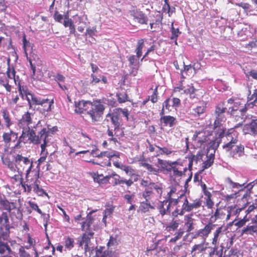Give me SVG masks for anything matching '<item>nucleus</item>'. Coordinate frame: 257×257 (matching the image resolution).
Segmentation results:
<instances>
[{
  "mask_svg": "<svg viewBox=\"0 0 257 257\" xmlns=\"http://www.w3.org/2000/svg\"><path fill=\"white\" fill-rule=\"evenodd\" d=\"M3 118L4 121L5 125L6 128L9 130L8 132H4L2 135L3 141L6 144H10L12 141V138H15L13 142L18 140L16 143L13 147L15 149H19L22 147V144H33L34 145H38L43 142V139L45 140L46 135L45 130H41L36 134V132L30 129V127L23 128L21 135L18 137V133L10 129L11 126L13 124L12 120L9 111L7 108L2 110Z\"/></svg>",
  "mask_w": 257,
  "mask_h": 257,
  "instance_id": "f257e3e1",
  "label": "nucleus"
},
{
  "mask_svg": "<svg viewBox=\"0 0 257 257\" xmlns=\"http://www.w3.org/2000/svg\"><path fill=\"white\" fill-rule=\"evenodd\" d=\"M140 185L144 188L142 195L145 201L141 203L140 209L142 212L146 213L150 209H155L157 201L162 195L163 186L161 183L151 182L148 177L141 179Z\"/></svg>",
  "mask_w": 257,
  "mask_h": 257,
  "instance_id": "f03ea898",
  "label": "nucleus"
},
{
  "mask_svg": "<svg viewBox=\"0 0 257 257\" xmlns=\"http://www.w3.org/2000/svg\"><path fill=\"white\" fill-rule=\"evenodd\" d=\"M3 164L13 173L16 172H26V178H29L32 174V170L33 167V162L29 157L23 156L22 154H17L13 156L12 159L9 155H3L1 156Z\"/></svg>",
  "mask_w": 257,
  "mask_h": 257,
  "instance_id": "7ed1b4c3",
  "label": "nucleus"
},
{
  "mask_svg": "<svg viewBox=\"0 0 257 257\" xmlns=\"http://www.w3.org/2000/svg\"><path fill=\"white\" fill-rule=\"evenodd\" d=\"M104 109L105 106L101 99L95 100L93 102L81 100L75 102V111L82 113L86 111L94 122L99 120Z\"/></svg>",
  "mask_w": 257,
  "mask_h": 257,
  "instance_id": "20e7f679",
  "label": "nucleus"
},
{
  "mask_svg": "<svg viewBox=\"0 0 257 257\" xmlns=\"http://www.w3.org/2000/svg\"><path fill=\"white\" fill-rule=\"evenodd\" d=\"M180 203L181 204V207L179 208L178 205L175 209V213L180 214V215L183 216L185 212H190L194 210L197 209L202 206V201L199 198H197L190 202L188 197L184 194L180 195Z\"/></svg>",
  "mask_w": 257,
  "mask_h": 257,
  "instance_id": "39448f33",
  "label": "nucleus"
},
{
  "mask_svg": "<svg viewBox=\"0 0 257 257\" xmlns=\"http://www.w3.org/2000/svg\"><path fill=\"white\" fill-rule=\"evenodd\" d=\"M0 205L3 209L9 212L11 220L15 217L18 221H21L23 218V214L21 207L18 206L16 202H10L6 197L0 196Z\"/></svg>",
  "mask_w": 257,
  "mask_h": 257,
  "instance_id": "423d86ee",
  "label": "nucleus"
},
{
  "mask_svg": "<svg viewBox=\"0 0 257 257\" xmlns=\"http://www.w3.org/2000/svg\"><path fill=\"white\" fill-rule=\"evenodd\" d=\"M11 221V224L7 212H3L0 215V240H7L10 236V229L15 228L19 222L15 217Z\"/></svg>",
  "mask_w": 257,
  "mask_h": 257,
  "instance_id": "0eeeda50",
  "label": "nucleus"
},
{
  "mask_svg": "<svg viewBox=\"0 0 257 257\" xmlns=\"http://www.w3.org/2000/svg\"><path fill=\"white\" fill-rule=\"evenodd\" d=\"M25 95L28 102L29 108H32L33 105H41L43 107V109L46 111L51 110V106L54 103V99L49 100L48 98H42L37 97L34 94L26 92Z\"/></svg>",
  "mask_w": 257,
  "mask_h": 257,
  "instance_id": "6e6552de",
  "label": "nucleus"
},
{
  "mask_svg": "<svg viewBox=\"0 0 257 257\" xmlns=\"http://www.w3.org/2000/svg\"><path fill=\"white\" fill-rule=\"evenodd\" d=\"M121 114L126 118V120H128L129 112L126 108H116L111 112L108 113L106 116V117H109L110 119L111 123L114 126V131L118 129L121 125Z\"/></svg>",
  "mask_w": 257,
  "mask_h": 257,
  "instance_id": "1a4fd4ad",
  "label": "nucleus"
},
{
  "mask_svg": "<svg viewBox=\"0 0 257 257\" xmlns=\"http://www.w3.org/2000/svg\"><path fill=\"white\" fill-rule=\"evenodd\" d=\"M120 153L115 151L101 152L96 156L98 158L97 162L94 163L102 167H109L111 166V160L113 158L118 159Z\"/></svg>",
  "mask_w": 257,
  "mask_h": 257,
  "instance_id": "9d476101",
  "label": "nucleus"
},
{
  "mask_svg": "<svg viewBox=\"0 0 257 257\" xmlns=\"http://www.w3.org/2000/svg\"><path fill=\"white\" fill-rule=\"evenodd\" d=\"M170 166L168 174L175 178L182 177L187 170V166L178 161H172Z\"/></svg>",
  "mask_w": 257,
  "mask_h": 257,
  "instance_id": "9b49d317",
  "label": "nucleus"
},
{
  "mask_svg": "<svg viewBox=\"0 0 257 257\" xmlns=\"http://www.w3.org/2000/svg\"><path fill=\"white\" fill-rule=\"evenodd\" d=\"M10 60L9 59L7 61L8 67L6 71V75L8 78L10 79H13L16 84V85H18V91L20 93V95L22 96V98L24 97V94L23 91L24 90L23 87L21 85V82L19 80V76L16 75V71L14 67L12 66H10Z\"/></svg>",
  "mask_w": 257,
  "mask_h": 257,
  "instance_id": "f8f14e48",
  "label": "nucleus"
},
{
  "mask_svg": "<svg viewBox=\"0 0 257 257\" xmlns=\"http://www.w3.org/2000/svg\"><path fill=\"white\" fill-rule=\"evenodd\" d=\"M182 81L180 82L179 86L175 87L173 90V92L175 93H180L181 95L186 94L189 95L190 98H194L197 97L195 92L197 89H195L192 83L188 85V87L185 89V87L182 85Z\"/></svg>",
  "mask_w": 257,
  "mask_h": 257,
  "instance_id": "ddd939ff",
  "label": "nucleus"
},
{
  "mask_svg": "<svg viewBox=\"0 0 257 257\" xmlns=\"http://www.w3.org/2000/svg\"><path fill=\"white\" fill-rule=\"evenodd\" d=\"M39 170L36 171H33L32 174H33V178L31 179V182L33 189V191L36 193L38 196H43L45 195L48 196V194L45 191V190L39 187L40 181H39Z\"/></svg>",
  "mask_w": 257,
  "mask_h": 257,
  "instance_id": "4468645a",
  "label": "nucleus"
},
{
  "mask_svg": "<svg viewBox=\"0 0 257 257\" xmlns=\"http://www.w3.org/2000/svg\"><path fill=\"white\" fill-rule=\"evenodd\" d=\"M250 223L243 228L241 234L253 235L257 234V214L250 219Z\"/></svg>",
  "mask_w": 257,
  "mask_h": 257,
  "instance_id": "2eb2a0df",
  "label": "nucleus"
},
{
  "mask_svg": "<svg viewBox=\"0 0 257 257\" xmlns=\"http://www.w3.org/2000/svg\"><path fill=\"white\" fill-rule=\"evenodd\" d=\"M217 226V225L209 221L205 225L203 228L199 229L196 235L205 240L209 236L212 231Z\"/></svg>",
  "mask_w": 257,
  "mask_h": 257,
  "instance_id": "dca6fc26",
  "label": "nucleus"
},
{
  "mask_svg": "<svg viewBox=\"0 0 257 257\" xmlns=\"http://www.w3.org/2000/svg\"><path fill=\"white\" fill-rule=\"evenodd\" d=\"M242 131L244 134L253 136L257 135V118L256 117H253L250 122L244 125Z\"/></svg>",
  "mask_w": 257,
  "mask_h": 257,
  "instance_id": "f3484780",
  "label": "nucleus"
},
{
  "mask_svg": "<svg viewBox=\"0 0 257 257\" xmlns=\"http://www.w3.org/2000/svg\"><path fill=\"white\" fill-rule=\"evenodd\" d=\"M28 203L31 208V209L28 210V212L29 213H31L33 211H35L37 212L39 214H40L41 215V216L44 218V225L45 227V230H46L48 223L49 220V215L47 214V217H46V214L42 211V210L39 208L37 203L31 201H28Z\"/></svg>",
  "mask_w": 257,
  "mask_h": 257,
  "instance_id": "a211bd4d",
  "label": "nucleus"
},
{
  "mask_svg": "<svg viewBox=\"0 0 257 257\" xmlns=\"http://www.w3.org/2000/svg\"><path fill=\"white\" fill-rule=\"evenodd\" d=\"M32 122V114L29 111H27L22 115L21 118L19 120L18 124L20 128L23 129L30 127V125Z\"/></svg>",
  "mask_w": 257,
  "mask_h": 257,
  "instance_id": "6ab92c4d",
  "label": "nucleus"
},
{
  "mask_svg": "<svg viewBox=\"0 0 257 257\" xmlns=\"http://www.w3.org/2000/svg\"><path fill=\"white\" fill-rule=\"evenodd\" d=\"M172 214L173 218L169 224L166 226V229L168 231L176 230L179 227V225L183 223V220L180 219L178 217L180 214L175 213V210L172 212Z\"/></svg>",
  "mask_w": 257,
  "mask_h": 257,
  "instance_id": "aec40b11",
  "label": "nucleus"
},
{
  "mask_svg": "<svg viewBox=\"0 0 257 257\" xmlns=\"http://www.w3.org/2000/svg\"><path fill=\"white\" fill-rule=\"evenodd\" d=\"M130 13L131 16L133 17L134 20L136 22L141 25L147 24L148 18L143 12L134 10L131 11Z\"/></svg>",
  "mask_w": 257,
  "mask_h": 257,
  "instance_id": "412c9836",
  "label": "nucleus"
},
{
  "mask_svg": "<svg viewBox=\"0 0 257 257\" xmlns=\"http://www.w3.org/2000/svg\"><path fill=\"white\" fill-rule=\"evenodd\" d=\"M250 197L249 194L248 192L245 193L243 196H242L241 200H242L244 202L245 201V203L240 207H237V205L234 206H231L230 208V210L232 214V215H236V218L238 217L239 214L240 212L245 209L248 204V198Z\"/></svg>",
  "mask_w": 257,
  "mask_h": 257,
  "instance_id": "4be33fe9",
  "label": "nucleus"
},
{
  "mask_svg": "<svg viewBox=\"0 0 257 257\" xmlns=\"http://www.w3.org/2000/svg\"><path fill=\"white\" fill-rule=\"evenodd\" d=\"M222 121H214L213 131L215 138L221 139L225 136L226 131L225 126L222 123Z\"/></svg>",
  "mask_w": 257,
  "mask_h": 257,
  "instance_id": "5701e85b",
  "label": "nucleus"
},
{
  "mask_svg": "<svg viewBox=\"0 0 257 257\" xmlns=\"http://www.w3.org/2000/svg\"><path fill=\"white\" fill-rule=\"evenodd\" d=\"M251 104H245L243 106H241L239 111H238V113H235L236 115H232L236 121H239L237 124L234 126V128H237L240 126L242 125V122L244 121V116L247 111L248 107Z\"/></svg>",
  "mask_w": 257,
  "mask_h": 257,
  "instance_id": "b1692460",
  "label": "nucleus"
},
{
  "mask_svg": "<svg viewBox=\"0 0 257 257\" xmlns=\"http://www.w3.org/2000/svg\"><path fill=\"white\" fill-rule=\"evenodd\" d=\"M225 136L228 142L224 144L222 148L227 152L232 151L233 148L235 147L238 143L237 137H233L230 133H227Z\"/></svg>",
  "mask_w": 257,
  "mask_h": 257,
  "instance_id": "393cba45",
  "label": "nucleus"
},
{
  "mask_svg": "<svg viewBox=\"0 0 257 257\" xmlns=\"http://www.w3.org/2000/svg\"><path fill=\"white\" fill-rule=\"evenodd\" d=\"M226 110V108L224 106V103L218 104L215 107V114L216 118L214 121H225L226 120L224 113Z\"/></svg>",
  "mask_w": 257,
  "mask_h": 257,
  "instance_id": "a878e982",
  "label": "nucleus"
},
{
  "mask_svg": "<svg viewBox=\"0 0 257 257\" xmlns=\"http://www.w3.org/2000/svg\"><path fill=\"white\" fill-rule=\"evenodd\" d=\"M193 215L187 214L184 216V229H186V232H190L194 229L195 219L192 217Z\"/></svg>",
  "mask_w": 257,
  "mask_h": 257,
  "instance_id": "bb28decb",
  "label": "nucleus"
},
{
  "mask_svg": "<svg viewBox=\"0 0 257 257\" xmlns=\"http://www.w3.org/2000/svg\"><path fill=\"white\" fill-rule=\"evenodd\" d=\"M161 115L160 121L164 124V126L172 127L177 124V120L176 117L171 115Z\"/></svg>",
  "mask_w": 257,
  "mask_h": 257,
  "instance_id": "cd10ccee",
  "label": "nucleus"
},
{
  "mask_svg": "<svg viewBox=\"0 0 257 257\" xmlns=\"http://www.w3.org/2000/svg\"><path fill=\"white\" fill-rule=\"evenodd\" d=\"M204 153L202 151H199L197 152L196 155H191L189 157V162L188 164V168L190 170L191 169L193 162L194 161L197 163L198 161H202L204 157Z\"/></svg>",
  "mask_w": 257,
  "mask_h": 257,
  "instance_id": "c85d7f7f",
  "label": "nucleus"
},
{
  "mask_svg": "<svg viewBox=\"0 0 257 257\" xmlns=\"http://www.w3.org/2000/svg\"><path fill=\"white\" fill-rule=\"evenodd\" d=\"M158 87L159 85H156L155 88L152 86L148 91V93L150 94L148 97L153 103H156L158 100Z\"/></svg>",
  "mask_w": 257,
  "mask_h": 257,
  "instance_id": "c756f323",
  "label": "nucleus"
},
{
  "mask_svg": "<svg viewBox=\"0 0 257 257\" xmlns=\"http://www.w3.org/2000/svg\"><path fill=\"white\" fill-rule=\"evenodd\" d=\"M225 216V213L224 212L223 209L217 207L210 216V221L214 223L217 220L223 219Z\"/></svg>",
  "mask_w": 257,
  "mask_h": 257,
  "instance_id": "7c9ffc66",
  "label": "nucleus"
},
{
  "mask_svg": "<svg viewBox=\"0 0 257 257\" xmlns=\"http://www.w3.org/2000/svg\"><path fill=\"white\" fill-rule=\"evenodd\" d=\"M157 209L159 210L160 214L162 216H164L169 213L170 210V205L166 203V201L164 200L159 201L157 206Z\"/></svg>",
  "mask_w": 257,
  "mask_h": 257,
  "instance_id": "2f4dec72",
  "label": "nucleus"
},
{
  "mask_svg": "<svg viewBox=\"0 0 257 257\" xmlns=\"http://www.w3.org/2000/svg\"><path fill=\"white\" fill-rule=\"evenodd\" d=\"M214 154H210L206 156V160L202 163L201 169L199 171V173H201L204 170L209 168L213 164L214 160Z\"/></svg>",
  "mask_w": 257,
  "mask_h": 257,
  "instance_id": "473e14b6",
  "label": "nucleus"
},
{
  "mask_svg": "<svg viewBox=\"0 0 257 257\" xmlns=\"http://www.w3.org/2000/svg\"><path fill=\"white\" fill-rule=\"evenodd\" d=\"M47 146V144H46L45 143H43L41 144V156L38 160V167H39L40 165L43 162H44L46 160V158L48 154V152L47 151V150L46 149Z\"/></svg>",
  "mask_w": 257,
  "mask_h": 257,
  "instance_id": "72a5a7b5",
  "label": "nucleus"
},
{
  "mask_svg": "<svg viewBox=\"0 0 257 257\" xmlns=\"http://www.w3.org/2000/svg\"><path fill=\"white\" fill-rule=\"evenodd\" d=\"M223 234L222 226H218L216 228L215 231L213 233L211 243L212 245H217L220 236Z\"/></svg>",
  "mask_w": 257,
  "mask_h": 257,
  "instance_id": "f704fd0d",
  "label": "nucleus"
},
{
  "mask_svg": "<svg viewBox=\"0 0 257 257\" xmlns=\"http://www.w3.org/2000/svg\"><path fill=\"white\" fill-rule=\"evenodd\" d=\"M92 177L94 181L100 185L107 184L109 181V175L104 176L102 174L99 175L98 173H93Z\"/></svg>",
  "mask_w": 257,
  "mask_h": 257,
  "instance_id": "c9c22d12",
  "label": "nucleus"
},
{
  "mask_svg": "<svg viewBox=\"0 0 257 257\" xmlns=\"http://www.w3.org/2000/svg\"><path fill=\"white\" fill-rule=\"evenodd\" d=\"M49 125L48 126V127H43L42 130H45V135H46V139H43V143H45L46 144H48L49 142V140L50 139V137H52V136L54 134L55 132L58 131V128L56 126H53L51 128L49 127Z\"/></svg>",
  "mask_w": 257,
  "mask_h": 257,
  "instance_id": "e433bc0d",
  "label": "nucleus"
},
{
  "mask_svg": "<svg viewBox=\"0 0 257 257\" xmlns=\"http://www.w3.org/2000/svg\"><path fill=\"white\" fill-rule=\"evenodd\" d=\"M140 165L141 166L145 168L148 171V174L157 175L159 173H160V170H159V169L155 168L152 165L149 164L145 161H142L140 163Z\"/></svg>",
  "mask_w": 257,
  "mask_h": 257,
  "instance_id": "4c0bfd02",
  "label": "nucleus"
},
{
  "mask_svg": "<svg viewBox=\"0 0 257 257\" xmlns=\"http://www.w3.org/2000/svg\"><path fill=\"white\" fill-rule=\"evenodd\" d=\"M90 77L91 78V80L90 83L92 85H94L98 83L101 80L104 84L107 83V78L105 76L100 75L97 76L95 74L92 73Z\"/></svg>",
  "mask_w": 257,
  "mask_h": 257,
  "instance_id": "58836bf2",
  "label": "nucleus"
},
{
  "mask_svg": "<svg viewBox=\"0 0 257 257\" xmlns=\"http://www.w3.org/2000/svg\"><path fill=\"white\" fill-rule=\"evenodd\" d=\"M93 211L90 212L86 216V220L82 223L81 230L84 231L85 230H88L91 224H92L93 218L91 216V214Z\"/></svg>",
  "mask_w": 257,
  "mask_h": 257,
  "instance_id": "ea45409f",
  "label": "nucleus"
},
{
  "mask_svg": "<svg viewBox=\"0 0 257 257\" xmlns=\"http://www.w3.org/2000/svg\"><path fill=\"white\" fill-rule=\"evenodd\" d=\"M27 243L28 245L25 246V247L27 249H30L31 247H33V250L35 252V257L38 256V252L35 248V245L36 244V239L34 238H33L30 233H28L27 234Z\"/></svg>",
  "mask_w": 257,
  "mask_h": 257,
  "instance_id": "a19ab883",
  "label": "nucleus"
},
{
  "mask_svg": "<svg viewBox=\"0 0 257 257\" xmlns=\"http://www.w3.org/2000/svg\"><path fill=\"white\" fill-rule=\"evenodd\" d=\"M244 146L241 144H236L234 149L231 152V155L233 157H240L244 154Z\"/></svg>",
  "mask_w": 257,
  "mask_h": 257,
  "instance_id": "79ce46f5",
  "label": "nucleus"
},
{
  "mask_svg": "<svg viewBox=\"0 0 257 257\" xmlns=\"http://www.w3.org/2000/svg\"><path fill=\"white\" fill-rule=\"evenodd\" d=\"M172 161H166L158 158L157 162L158 164L161 166L160 168H159V170H160V172L166 171L168 173V172L170 171V163H172Z\"/></svg>",
  "mask_w": 257,
  "mask_h": 257,
  "instance_id": "37998d69",
  "label": "nucleus"
},
{
  "mask_svg": "<svg viewBox=\"0 0 257 257\" xmlns=\"http://www.w3.org/2000/svg\"><path fill=\"white\" fill-rule=\"evenodd\" d=\"M245 104H246L241 103V101L239 100L235 101L233 105L229 108L228 112L230 113L231 115H236L235 113H238V111H239L241 106H243Z\"/></svg>",
  "mask_w": 257,
  "mask_h": 257,
  "instance_id": "c03bdc74",
  "label": "nucleus"
},
{
  "mask_svg": "<svg viewBox=\"0 0 257 257\" xmlns=\"http://www.w3.org/2000/svg\"><path fill=\"white\" fill-rule=\"evenodd\" d=\"M9 79L8 76H6L5 74L3 73V75L0 76V85L5 87L8 92H11L12 90V86L9 84Z\"/></svg>",
  "mask_w": 257,
  "mask_h": 257,
  "instance_id": "a18cd8bd",
  "label": "nucleus"
},
{
  "mask_svg": "<svg viewBox=\"0 0 257 257\" xmlns=\"http://www.w3.org/2000/svg\"><path fill=\"white\" fill-rule=\"evenodd\" d=\"M206 109V104L204 102L201 105L196 106L192 109V114L195 116H200L201 114L204 113Z\"/></svg>",
  "mask_w": 257,
  "mask_h": 257,
  "instance_id": "49530a36",
  "label": "nucleus"
},
{
  "mask_svg": "<svg viewBox=\"0 0 257 257\" xmlns=\"http://www.w3.org/2000/svg\"><path fill=\"white\" fill-rule=\"evenodd\" d=\"M93 235V232H89L88 233H84L83 234L81 240L80 241V245L82 246L83 244H85V248L88 247V244L90 241V238Z\"/></svg>",
  "mask_w": 257,
  "mask_h": 257,
  "instance_id": "de8ad7c7",
  "label": "nucleus"
},
{
  "mask_svg": "<svg viewBox=\"0 0 257 257\" xmlns=\"http://www.w3.org/2000/svg\"><path fill=\"white\" fill-rule=\"evenodd\" d=\"M213 246H208L207 248L210 249L209 252V257H213V256L216 254L218 256V257H222V251H223V246H222L221 249L220 251L218 250V246L217 245H213Z\"/></svg>",
  "mask_w": 257,
  "mask_h": 257,
  "instance_id": "09e8293b",
  "label": "nucleus"
},
{
  "mask_svg": "<svg viewBox=\"0 0 257 257\" xmlns=\"http://www.w3.org/2000/svg\"><path fill=\"white\" fill-rule=\"evenodd\" d=\"M204 195H205V203L206 206L208 209H212L214 205V203L212 200L211 193L210 192H206Z\"/></svg>",
  "mask_w": 257,
  "mask_h": 257,
  "instance_id": "8fccbe9b",
  "label": "nucleus"
},
{
  "mask_svg": "<svg viewBox=\"0 0 257 257\" xmlns=\"http://www.w3.org/2000/svg\"><path fill=\"white\" fill-rule=\"evenodd\" d=\"M207 248V246H205L204 243L196 244L193 246L191 249V253L195 252L194 254H199L204 251Z\"/></svg>",
  "mask_w": 257,
  "mask_h": 257,
  "instance_id": "3c124183",
  "label": "nucleus"
},
{
  "mask_svg": "<svg viewBox=\"0 0 257 257\" xmlns=\"http://www.w3.org/2000/svg\"><path fill=\"white\" fill-rule=\"evenodd\" d=\"M180 195L176 199L173 198L172 196H166V198L164 201H166V203L170 205V207L171 205L176 206L177 207V206L179 205L178 204L180 203Z\"/></svg>",
  "mask_w": 257,
  "mask_h": 257,
  "instance_id": "603ef678",
  "label": "nucleus"
},
{
  "mask_svg": "<svg viewBox=\"0 0 257 257\" xmlns=\"http://www.w3.org/2000/svg\"><path fill=\"white\" fill-rule=\"evenodd\" d=\"M200 135V133L199 132H195L192 137V140L196 142L198 145L201 146L206 142V137L204 135L203 138H202L199 136Z\"/></svg>",
  "mask_w": 257,
  "mask_h": 257,
  "instance_id": "864d4df0",
  "label": "nucleus"
},
{
  "mask_svg": "<svg viewBox=\"0 0 257 257\" xmlns=\"http://www.w3.org/2000/svg\"><path fill=\"white\" fill-rule=\"evenodd\" d=\"M171 31L172 33V36L171 37V39L173 40H175V44L177 45V38L179 36V35L181 34V32L179 31L178 28H175L173 26V23L171 24Z\"/></svg>",
  "mask_w": 257,
  "mask_h": 257,
  "instance_id": "5fc2aeb1",
  "label": "nucleus"
},
{
  "mask_svg": "<svg viewBox=\"0 0 257 257\" xmlns=\"http://www.w3.org/2000/svg\"><path fill=\"white\" fill-rule=\"evenodd\" d=\"M91 138L88 134L83 132L80 133V136L79 137L78 141L81 144L89 143L91 141Z\"/></svg>",
  "mask_w": 257,
  "mask_h": 257,
  "instance_id": "6e6d98bb",
  "label": "nucleus"
},
{
  "mask_svg": "<svg viewBox=\"0 0 257 257\" xmlns=\"http://www.w3.org/2000/svg\"><path fill=\"white\" fill-rule=\"evenodd\" d=\"M122 170L124 171L126 174L131 177H133V176L136 175V172H137L132 166L126 165H124V167H123Z\"/></svg>",
  "mask_w": 257,
  "mask_h": 257,
  "instance_id": "4d7b16f0",
  "label": "nucleus"
},
{
  "mask_svg": "<svg viewBox=\"0 0 257 257\" xmlns=\"http://www.w3.org/2000/svg\"><path fill=\"white\" fill-rule=\"evenodd\" d=\"M156 147L160 151H161L159 154H157L156 155V156H158L160 155H163L169 156V155H171L173 152V150H172L171 149L168 148L167 147H161L158 146H156Z\"/></svg>",
  "mask_w": 257,
  "mask_h": 257,
  "instance_id": "13d9d810",
  "label": "nucleus"
},
{
  "mask_svg": "<svg viewBox=\"0 0 257 257\" xmlns=\"http://www.w3.org/2000/svg\"><path fill=\"white\" fill-rule=\"evenodd\" d=\"M185 232L184 228H180L177 232H176L174 235V237H172L170 241L175 242L177 240L180 239Z\"/></svg>",
  "mask_w": 257,
  "mask_h": 257,
  "instance_id": "bf43d9fd",
  "label": "nucleus"
},
{
  "mask_svg": "<svg viewBox=\"0 0 257 257\" xmlns=\"http://www.w3.org/2000/svg\"><path fill=\"white\" fill-rule=\"evenodd\" d=\"M12 252V249L7 243H3L0 241V254L3 255L6 252Z\"/></svg>",
  "mask_w": 257,
  "mask_h": 257,
  "instance_id": "052dcab7",
  "label": "nucleus"
},
{
  "mask_svg": "<svg viewBox=\"0 0 257 257\" xmlns=\"http://www.w3.org/2000/svg\"><path fill=\"white\" fill-rule=\"evenodd\" d=\"M116 96L119 103H124L128 101V95L125 92L117 93Z\"/></svg>",
  "mask_w": 257,
  "mask_h": 257,
  "instance_id": "680f3d73",
  "label": "nucleus"
},
{
  "mask_svg": "<svg viewBox=\"0 0 257 257\" xmlns=\"http://www.w3.org/2000/svg\"><path fill=\"white\" fill-rule=\"evenodd\" d=\"M63 25L65 27H69L70 31V34L75 35L76 30L75 25L73 21H69V22H64Z\"/></svg>",
  "mask_w": 257,
  "mask_h": 257,
  "instance_id": "e2e57ef3",
  "label": "nucleus"
},
{
  "mask_svg": "<svg viewBox=\"0 0 257 257\" xmlns=\"http://www.w3.org/2000/svg\"><path fill=\"white\" fill-rule=\"evenodd\" d=\"M171 100V97H169L167 98L164 102H163V108L161 111L160 115H164L165 113L164 108H165L166 109L168 110V112H170L171 111V107L172 105L170 104L169 102Z\"/></svg>",
  "mask_w": 257,
  "mask_h": 257,
  "instance_id": "0e129e2a",
  "label": "nucleus"
},
{
  "mask_svg": "<svg viewBox=\"0 0 257 257\" xmlns=\"http://www.w3.org/2000/svg\"><path fill=\"white\" fill-rule=\"evenodd\" d=\"M17 174L15 173V174L14 175L11 177V179L14 180L15 182L19 183L20 185L22 182H23V172L20 173V172H16Z\"/></svg>",
  "mask_w": 257,
  "mask_h": 257,
  "instance_id": "69168bd1",
  "label": "nucleus"
},
{
  "mask_svg": "<svg viewBox=\"0 0 257 257\" xmlns=\"http://www.w3.org/2000/svg\"><path fill=\"white\" fill-rule=\"evenodd\" d=\"M236 198V194L233 193L230 195H226L223 196V200L226 203H231L234 202Z\"/></svg>",
  "mask_w": 257,
  "mask_h": 257,
  "instance_id": "338daca9",
  "label": "nucleus"
},
{
  "mask_svg": "<svg viewBox=\"0 0 257 257\" xmlns=\"http://www.w3.org/2000/svg\"><path fill=\"white\" fill-rule=\"evenodd\" d=\"M109 179L111 178L113 179V185L116 186L119 184L120 178H121L119 175L116 174L115 172H113L111 173V174L109 175Z\"/></svg>",
  "mask_w": 257,
  "mask_h": 257,
  "instance_id": "774afa93",
  "label": "nucleus"
}]
</instances>
